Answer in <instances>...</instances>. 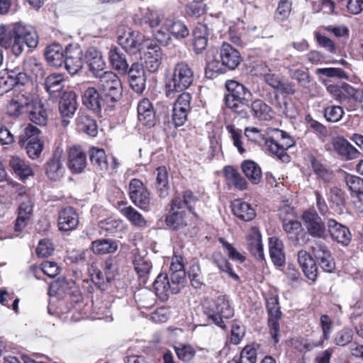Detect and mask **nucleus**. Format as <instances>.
Listing matches in <instances>:
<instances>
[{
	"label": "nucleus",
	"mask_w": 363,
	"mask_h": 363,
	"mask_svg": "<svg viewBox=\"0 0 363 363\" xmlns=\"http://www.w3.org/2000/svg\"><path fill=\"white\" fill-rule=\"evenodd\" d=\"M38 36L35 28L30 26L16 22L0 26V45L11 48L16 56L21 55L25 48H34L38 45Z\"/></svg>",
	"instance_id": "1"
},
{
	"label": "nucleus",
	"mask_w": 363,
	"mask_h": 363,
	"mask_svg": "<svg viewBox=\"0 0 363 363\" xmlns=\"http://www.w3.org/2000/svg\"><path fill=\"white\" fill-rule=\"evenodd\" d=\"M194 82L191 67L185 61L177 62L164 79V92L169 99H173L188 89Z\"/></svg>",
	"instance_id": "2"
},
{
	"label": "nucleus",
	"mask_w": 363,
	"mask_h": 363,
	"mask_svg": "<svg viewBox=\"0 0 363 363\" xmlns=\"http://www.w3.org/2000/svg\"><path fill=\"white\" fill-rule=\"evenodd\" d=\"M220 62L217 60L208 61L205 68L206 77L213 78L227 71H233L238 67L242 58L238 50L230 43L223 42L219 52Z\"/></svg>",
	"instance_id": "3"
},
{
	"label": "nucleus",
	"mask_w": 363,
	"mask_h": 363,
	"mask_svg": "<svg viewBox=\"0 0 363 363\" xmlns=\"http://www.w3.org/2000/svg\"><path fill=\"white\" fill-rule=\"evenodd\" d=\"M202 310L209 323L223 330L226 329L223 320L231 318L235 313L230 297L226 294H220L214 299L206 300L202 304Z\"/></svg>",
	"instance_id": "4"
},
{
	"label": "nucleus",
	"mask_w": 363,
	"mask_h": 363,
	"mask_svg": "<svg viewBox=\"0 0 363 363\" xmlns=\"http://www.w3.org/2000/svg\"><path fill=\"white\" fill-rule=\"evenodd\" d=\"M225 86L226 93L224 101L228 108L240 113L245 107H250L253 95L247 87L233 79L227 80Z\"/></svg>",
	"instance_id": "5"
},
{
	"label": "nucleus",
	"mask_w": 363,
	"mask_h": 363,
	"mask_svg": "<svg viewBox=\"0 0 363 363\" xmlns=\"http://www.w3.org/2000/svg\"><path fill=\"white\" fill-rule=\"evenodd\" d=\"M117 42L128 54L134 55L140 54L149 40L138 31L133 30L125 25H120L116 29Z\"/></svg>",
	"instance_id": "6"
},
{
	"label": "nucleus",
	"mask_w": 363,
	"mask_h": 363,
	"mask_svg": "<svg viewBox=\"0 0 363 363\" xmlns=\"http://www.w3.org/2000/svg\"><path fill=\"white\" fill-rule=\"evenodd\" d=\"M301 219L308 235L315 239H327L328 220L325 222L315 211H303Z\"/></svg>",
	"instance_id": "7"
},
{
	"label": "nucleus",
	"mask_w": 363,
	"mask_h": 363,
	"mask_svg": "<svg viewBox=\"0 0 363 363\" xmlns=\"http://www.w3.org/2000/svg\"><path fill=\"white\" fill-rule=\"evenodd\" d=\"M266 308L268 315V327L270 335L275 343H278L280 330L279 320L282 313L279 306L278 295L270 294L266 298Z\"/></svg>",
	"instance_id": "8"
},
{
	"label": "nucleus",
	"mask_w": 363,
	"mask_h": 363,
	"mask_svg": "<svg viewBox=\"0 0 363 363\" xmlns=\"http://www.w3.org/2000/svg\"><path fill=\"white\" fill-rule=\"evenodd\" d=\"M277 132L280 135L282 143L274 137H269L265 140V144L269 151L275 155L279 160L288 163L291 160V157L287 154L286 150L294 145V142L286 131L277 129Z\"/></svg>",
	"instance_id": "9"
},
{
	"label": "nucleus",
	"mask_w": 363,
	"mask_h": 363,
	"mask_svg": "<svg viewBox=\"0 0 363 363\" xmlns=\"http://www.w3.org/2000/svg\"><path fill=\"white\" fill-rule=\"evenodd\" d=\"M177 95V99L174 103L172 115V121L175 128L184 125L191 109V95L189 92H183Z\"/></svg>",
	"instance_id": "10"
},
{
	"label": "nucleus",
	"mask_w": 363,
	"mask_h": 363,
	"mask_svg": "<svg viewBox=\"0 0 363 363\" xmlns=\"http://www.w3.org/2000/svg\"><path fill=\"white\" fill-rule=\"evenodd\" d=\"M129 196L137 207L147 212L150 211V192L140 180L133 179L130 182Z\"/></svg>",
	"instance_id": "11"
},
{
	"label": "nucleus",
	"mask_w": 363,
	"mask_h": 363,
	"mask_svg": "<svg viewBox=\"0 0 363 363\" xmlns=\"http://www.w3.org/2000/svg\"><path fill=\"white\" fill-rule=\"evenodd\" d=\"M83 52L79 45L68 44L65 47V58L62 67L72 76L78 74L83 67Z\"/></svg>",
	"instance_id": "12"
},
{
	"label": "nucleus",
	"mask_w": 363,
	"mask_h": 363,
	"mask_svg": "<svg viewBox=\"0 0 363 363\" xmlns=\"http://www.w3.org/2000/svg\"><path fill=\"white\" fill-rule=\"evenodd\" d=\"M329 236L333 241L343 247L348 246L352 240L349 228L334 218L328 219L327 238Z\"/></svg>",
	"instance_id": "13"
},
{
	"label": "nucleus",
	"mask_w": 363,
	"mask_h": 363,
	"mask_svg": "<svg viewBox=\"0 0 363 363\" xmlns=\"http://www.w3.org/2000/svg\"><path fill=\"white\" fill-rule=\"evenodd\" d=\"M58 106L60 114L63 118L62 123L65 124L69 123V121L66 118H72L78 107L76 93L73 91L63 92L60 97Z\"/></svg>",
	"instance_id": "14"
},
{
	"label": "nucleus",
	"mask_w": 363,
	"mask_h": 363,
	"mask_svg": "<svg viewBox=\"0 0 363 363\" xmlns=\"http://www.w3.org/2000/svg\"><path fill=\"white\" fill-rule=\"evenodd\" d=\"M312 250L320 269L325 272L333 273L335 269V262L328 247L324 243H318Z\"/></svg>",
	"instance_id": "15"
},
{
	"label": "nucleus",
	"mask_w": 363,
	"mask_h": 363,
	"mask_svg": "<svg viewBox=\"0 0 363 363\" xmlns=\"http://www.w3.org/2000/svg\"><path fill=\"white\" fill-rule=\"evenodd\" d=\"M147 51L144 52V67L150 72H157L162 64V50L152 40L147 41L145 46Z\"/></svg>",
	"instance_id": "16"
},
{
	"label": "nucleus",
	"mask_w": 363,
	"mask_h": 363,
	"mask_svg": "<svg viewBox=\"0 0 363 363\" xmlns=\"http://www.w3.org/2000/svg\"><path fill=\"white\" fill-rule=\"evenodd\" d=\"M79 215L74 208L67 206L58 213L57 225L61 232H69L75 230L79 225Z\"/></svg>",
	"instance_id": "17"
},
{
	"label": "nucleus",
	"mask_w": 363,
	"mask_h": 363,
	"mask_svg": "<svg viewBox=\"0 0 363 363\" xmlns=\"http://www.w3.org/2000/svg\"><path fill=\"white\" fill-rule=\"evenodd\" d=\"M86 155L79 145H75L69 149L67 166L73 174L82 173L86 167Z\"/></svg>",
	"instance_id": "18"
},
{
	"label": "nucleus",
	"mask_w": 363,
	"mask_h": 363,
	"mask_svg": "<svg viewBox=\"0 0 363 363\" xmlns=\"http://www.w3.org/2000/svg\"><path fill=\"white\" fill-rule=\"evenodd\" d=\"M298 262L304 275L312 281H315L318 275L317 262L311 255L304 250L298 252Z\"/></svg>",
	"instance_id": "19"
},
{
	"label": "nucleus",
	"mask_w": 363,
	"mask_h": 363,
	"mask_svg": "<svg viewBox=\"0 0 363 363\" xmlns=\"http://www.w3.org/2000/svg\"><path fill=\"white\" fill-rule=\"evenodd\" d=\"M62 152V151L57 148L45 164V173L50 180L57 181L64 174L65 168L61 161Z\"/></svg>",
	"instance_id": "20"
},
{
	"label": "nucleus",
	"mask_w": 363,
	"mask_h": 363,
	"mask_svg": "<svg viewBox=\"0 0 363 363\" xmlns=\"http://www.w3.org/2000/svg\"><path fill=\"white\" fill-rule=\"evenodd\" d=\"M26 113L30 121L40 126H45L48 123V113L43 103L40 100L30 99Z\"/></svg>",
	"instance_id": "21"
},
{
	"label": "nucleus",
	"mask_w": 363,
	"mask_h": 363,
	"mask_svg": "<svg viewBox=\"0 0 363 363\" xmlns=\"http://www.w3.org/2000/svg\"><path fill=\"white\" fill-rule=\"evenodd\" d=\"M83 105L89 110L99 115L101 112L104 104L99 90L95 87H88L82 96Z\"/></svg>",
	"instance_id": "22"
},
{
	"label": "nucleus",
	"mask_w": 363,
	"mask_h": 363,
	"mask_svg": "<svg viewBox=\"0 0 363 363\" xmlns=\"http://www.w3.org/2000/svg\"><path fill=\"white\" fill-rule=\"evenodd\" d=\"M84 59L89 71L96 77H100L106 66L101 52L94 48H90L86 50Z\"/></svg>",
	"instance_id": "23"
},
{
	"label": "nucleus",
	"mask_w": 363,
	"mask_h": 363,
	"mask_svg": "<svg viewBox=\"0 0 363 363\" xmlns=\"http://www.w3.org/2000/svg\"><path fill=\"white\" fill-rule=\"evenodd\" d=\"M333 147L336 153L345 160L355 159L359 155L357 148L343 137L336 138L333 142Z\"/></svg>",
	"instance_id": "24"
},
{
	"label": "nucleus",
	"mask_w": 363,
	"mask_h": 363,
	"mask_svg": "<svg viewBox=\"0 0 363 363\" xmlns=\"http://www.w3.org/2000/svg\"><path fill=\"white\" fill-rule=\"evenodd\" d=\"M99 91L122 93V84L119 77L113 72H103L100 76Z\"/></svg>",
	"instance_id": "25"
},
{
	"label": "nucleus",
	"mask_w": 363,
	"mask_h": 363,
	"mask_svg": "<svg viewBox=\"0 0 363 363\" xmlns=\"http://www.w3.org/2000/svg\"><path fill=\"white\" fill-rule=\"evenodd\" d=\"M138 116L139 121L146 127L150 128L155 125L153 105L147 98L140 100L138 104Z\"/></svg>",
	"instance_id": "26"
},
{
	"label": "nucleus",
	"mask_w": 363,
	"mask_h": 363,
	"mask_svg": "<svg viewBox=\"0 0 363 363\" xmlns=\"http://www.w3.org/2000/svg\"><path fill=\"white\" fill-rule=\"evenodd\" d=\"M67 289L70 290V294L76 298L74 300V301L79 300L81 293L79 290L75 287V281L72 279H67L64 277L58 278L50 284L48 294L51 296L52 293L57 294L58 291L64 292Z\"/></svg>",
	"instance_id": "27"
},
{
	"label": "nucleus",
	"mask_w": 363,
	"mask_h": 363,
	"mask_svg": "<svg viewBox=\"0 0 363 363\" xmlns=\"http://www.w3.org/2000/svg\"><path fill=\"white\" fill-rule=\"evenodd\" d=\"M44 56L49 65L56 68L62 67L65 58V48L63 49L59 43H53L45 48Z\"/></svg>",
	"instance_id": "28"
},
{
	"label": "nucleus",
	"mask_w": 363,
	"mask_h": 363,
	"mask_svg": "<svg viewBox=\"0 0 363 363\" xmlns=\"http://www.w3.org/2000/svg\"><path fill=\"white\" fill-rule=\"evenodd\" d=\"M233 213L245 222L252 220L256 216L255 210L251 204L240 199H235L231 203Z\"/></svg>",
	"instance_id": "29"
},
{
	"label": "nucleus",
	"mask_w": 363,
	"mask_h": 363,
	"mask_svg": "<svg viewBox=\"0 0 363 363\" xmlns=\"http://www.w3.org/2000/svg\"><path fill=\"white\" fill-rule=\"evenodd\" d=\"M164 28L177 40H182L189 35L188 26L181 20L177 18H167L164 20Z\"/></svg>",
	"instance_id": "30"
},
{
	"label": "nucleus",
	"mask_w": 363,
	"mask_h": 363,
	"mask_svg": "<svg viewBox=\"0 0 363 363\" xmlns=\"http://www.w3.org/2000/svg\"><path fill=\"white\" fill-rule=\"evenodd\" d=\"M33 203L30 200L21 202L18 207V216L16 220L14 230L21 232L27 225L33 214Z\"/></svg>",
	"instance_id": "31"
},
{
	"label": "nucleus",
	"mask_w": 363,
	"mask_h": 363,
	"mask_svg": "<svg viewBox=\"0 0 363 363\" xmlns=\"http://www.w3.org/2000/svg\"><path fill=\"white\" fill-rule=\"evenodd\" d=\"M29 97L25 95H18L11 99L6 106V113L9 116L16 117L26 113Z\"/></svg>",
	"instance_id": "32"
},
{
	"label": "nucleus",
	"mask_w": 363,
	"mask_h": 363,
	"mask_svg": "<svg viewBox=\"0 0 363 363\" xmlns=\"http://www.w3.org/2000/svg\"><path fill=\"white\" fill-rule=\"evenodd\" d=\"M241 169L252 184H258L262 180V173L261 167L257 163L251 160H244L241 164Z\"/></svg>",
	"instance_id": "33"
},
{
	"label": "nucleus",
	"mask_w": 363,
	"mask_h": 363,
	"mask_svg": "<svg viewBox=\"0 0 363 363\" xmlns=\"http://www.w3.org/2000/svg\"><path fill=\"white\" fill-rule=\"evenodd\" d=\"M109 60L112 67L120 74H126L129 65L125 55L115 47L109 51Z\"/></svg>",
	"instance_id": "34"
},
{
	"label": "nucleus",
	"mask_w": 363,
	"mask_h": 363,
	"mask_svg": "<svg viewBox=\"0 0 363 363\" xmlns=\"http://www.w3.org/2000/svg\"><path fill=\"white\" fill-rule=\"evenodd\" d=\"M91 249L94 254L104 255L115 252L118 250V243L110 238H101L91 242Z\"/></svg>",
	"instance_id": "35"
},
{
	"label": "nucleus",
	"mask_w": 363,
	"mask_h": 363,
	"mask_svg": "<svg viewBox=\"0 0 363 363\" xmlns=\"http://www.w3.org/2000/svg\"><path fill=\"white\" fill-rule=\"evenodd\" d=\"M19 143L26 149L28 156L32 160L39 158L44 148V141L41 139L21 138Z\"/></svg>",
	"instance_id": "36"
},
{
	"label": "nucleus",
	"mask_w": 363,
	"mask_h": 363,
	"mask_svg": "<svg viewBox=\"0 0 363 363\" xmlns=\"http://www.w3.org/2000/svg\"><path fill=\"white\" fill-rule=\"evenodd\" d=\"M250 108L253 116L259 121H269L273 117L272 108L262 99L252 100Z\"/></svg>",
	"instance_id": "37"
},
{
	"label": "nucleus",
	"mask_w": 363,
	"mask_h": 363,
	"mask_svg": "<svg viewBox=\"0 0 363 363\" xmlns=\"http://www.w3.org/2000/svg\"><path fill=\"white\" fill-rule=\"evenodd\" d=\"M9 165L13 172L22 180L33 174L30 167L18 156H13L10 158Z\"/></svg>",
	"instance_id": "38"
},
{
	"label": "nucleus",
	"mask_w": 363,
	"mask_h": 363,
	"mask_svg": "<svg viewBox=\"0 0 363 363\" xmlns=\"http://www.w3.org/2000/svg\"><path fill=\"white\" fill-rule=\"evenodd\" d=\"M133 264L134 265V269L139 277L140 281L143 284H145L147 276L152 267L151 262L140 255H138L135 257Z\"/></svg>",
	"instance_id": "39"
},
{
	"label": "nucleus",
	"mask_w": 363,
	"mask_h": 363,
	"mask_svg": "<svg viewBox=\"0 0 363 363\" xmlns=\"http://www.w3.org/2000/svg\"><path fill=\"white\" fill-rule=\"evenodd\" d=\"M223 174L227 180L230 181L238 190L243 191L247 189L246 179L232 166H225Z\"/></svg>",
	"instance_id": "40"
},
{
	"label": "nucleus",
	"mask_w": 363,
	"mask_h": 363,
	"mask_svg": "<svg viewBox=\"0 0 363 363\" xmlns=\"http://www.w3.org/2000/svg\"><path fill=\"white\" fill-rule=\"evenodd\" d=\"M156 188L160 197L164 198L168 194L169 179L168 172L164 166H160L156 169Z\"/></svg>",
	"instance_id": "41"
},
{
	"label": "nucleus",
	"mask_w": 363,
	"mask_h": 363,
	"mask_svg": "<svg viewBox=\"0 0 363 363\" xmlns=\"http://www.w3.org/2000/svg\"><path fill=\"white\" fill-rule=\"evenodd\" d=\"M212 260L220 271L228 274V275L235 281L240 279V277L233 271L232 264L221 253H213Z\"/></svg>",
	"instance_id": "42"
},
{
	"label": "nucleus",
	"mask_w": 363,
	"mask_h": 363,
	"mask_svg": "<svg viewBox=\"0 0 363 363\" xmlns=\"http://www.w3.org/2000/svg\"><path fill=\"white\" fill-rule=\"evenodd\" d=\"M78 129L91 137L98 134V125L95 119L88 115L82 116L78 118Z\"/></svg>",
	"instance_id": "43"
},
{
	"label": "nucleus",
	"mask_w": 363,
	"mask_h": 363,
	"mask_svg": "<svg viewBox=\"0 0 363 363\" xmlns=\"http://www.w3.org/2000/svg\"><path fill=\"white\" fill-rule=\"evenodd\" d=\"M310 162L313 172L316 175L317 178L323 181L325 183L330 182L332 172L327 166L314 157L310 158Z\"/></svg>",
	"instance_id": "44"
},
{
	"label": "nucleus",
	"mask_w": 363,
	"mask_h": 363,
	"mask_svg": "<svg viewBox=\"0 0 363 363\" xmlns=\"http://www.w3.org/2000/svg\"><path fill=\"white\" fill-rule=\"evenodd\" d=\"M171 285L169 276L165 273H160L152 284L156 294L164 296H168L169 293L172 294Z\"/></svg>",
	"instance_id": "45"
},
{
	"label": "nucleus",
	"mask_w": 363,
	"mask_h": 363,
	"mask_svg": "<svg viewBox=\"0 0 363 363\" xmlns=\"http://www.w3.org/2000/svg\"><path fill=\"white\" fill-rule=\"evenodd\" d=\"M121 213L132 225L139 228L146 226L147 222L145 218L133 207L130 206L125 207L121 210Z\"/></svg>",
	"instance_id": "46"
},
{
	"label": "nucleus",
	"mask_w": 363,
	"mask_h": 363,
	"mask_svg": "<svg viewBox=\"0 0 363 363\" xmlns=\"http://www.w3.org/2000/svg\"><path fill=\"white\" fill-rule=\"evenodd\" d=\"M89 157L91 163L101 169L107 167V157L103 148L91 147L89 150Z\"/></svg>",
	"instance_id": "47"
},
{
	"label": "nucleus",
	"mask_w": 363,
	"mask_h": 363,
	"mask_svg": "<svg viewBox=\"0 0 363 363\" xmlns=\"http://www.w3.org/2000/svg\"><path fill=\"white\" fill-rule=\"evenodd\" d=\"M186 215L185 211H174L169 209V213L165 218L167 226L172 230H177L184 225V218Z\"/></svg>",
	"instance_id": "48"
},
{
	"label": "nucleus",
	"mask_w": 363,
	"mask_h": 363,
	"mask_svg": "<svg viewBox=\"0 0 363 363\" xmlns=\"http://www.w3.org/2000/svg\"><path fill=\"white\" fill-rule=\"evenodd\" d=\"M63 77L59 74H52L46 77L45 89L50 94L53 95L60 92L63 88Z\"/></svg>",
	"instance_id": "49"
},
{
	"label": "nucleus",
	"mask_w": 363,
	"mask_h": 363,
	"mask_svg": "<svg viewBox=\"0 0 363 363\" xmlns=\"http://www.w3.org/2000/svg\"><path fill=\"white\" fill-rule=\"evenodd\" d=\"M320 325L323 334L320 339L315 342L316 347H322L324 342L330 338L333 328V321L330 316L327 314L321 315L320 318Z\"/></svg>",
	"instance_id": "50"
},
{
	"label": "nucleus",
	"mask_w": 363,
	"mask_h": 363,
	"mask_svg": "<svg viewBox=\"0 0 363 363\" xmlns=\"http://www.w3.org/2000/svg\"><path fill=\"white\" fill-rule=\"evenodd\" d=\"M325 120L330 123H337L343 117L345 111L342 106L337 105H329L323 110Z\"/></svg>",
	"instance_id": "51"
},
{
	"label": "nucleus",
	"mask_w": 363,
	"mask_h": 363,
	"mask_svg": "<svg viewBox=\"0 0 363 363\" xmlns=\"http://www.w3.org/2000/svg\"><path fill=\"white\" fill-rule=\"evenodd\" d=\"M283 230L287 234L289 239H298L301 230V223L297 220H284L282 221Z\"/></svg>",
	"instance_id": "52"
},
{
	"label": "nucleus",
	"mask_w": 363,
	"mask_h": 363,
	"mask_svg": "<svg viewBox=\"0 0 363 363\" xmlns=\"http://www.w3.org/2000/svg\"><path fill=\"white\" fill-rule=\"evenodd\" d=\"M275 106L288 118H295L297 116L298 113L294 104L286 96H283L282 100L279 99V104H276Z\"/></svg>",
	"instance_id": "53"
},
{
	"label": "nucleus",
	"mask_w": 363,
	"mask_h": 363,
	"mask_svg": "<svg viewBox=\"0 0 363 363\" xmlns=\"http://www.w3.org/2000/svg\"><path fill=\"white\" fill-rule=\"evenodd\" d=\"M179 359L184 362H189L195 356L196 351L190 345L179 344L174 347Z\"/></svg>",
	"instance_id": "54"
},
{
	"label": "nucleus",
	"mask_w": 363,
	"mask_h": 363,
	"mask_svg": "<svg viewBox=\"0 0 363 363\" xmlns=\"http://www.w3.org/2000/svg\"><path fill=\"white\" fill-rule=\"evenodd\" d=\"M7 73L10 77V82H11L13 89L23 86L29 82V77L27 74L19 71L18 69L9 70Z\"/></svg>",
	"instance_id": "55"
},
{
	"label": "nucleus",
	"mask_w": 363,
	"mask_h": 363,
	"mask_svg": "<svg viewBox=\"0 0 363 363\" xmlns=\"http://www.w3.org/2000/svg\"><path fill=\"white\" fill-rule=\"evenodd\" d=\"M184 203H186V207L188 211L199 220H201V216L195 211V203L199 201L197 196H196L192 191L189 189L184 190L182 192V197Z\"/></svg>",
	"instance_id": "56"
},
{
	"label": "nucleus",
	"mask_w": 363,
	"mask_h": 363,
	"mask_svg": "<svg viewBox=\"0 0 363 363\" xmlns=\"http://www.w3.org/2000/svg\"><path fill=\"white\" fill-rule=\"evenodd\" d=\"M104 108L106 111H112L116 104L121 99L122 93H113L100 91Z\"/></svg>",
	"instance_id": "57"
},
{
	"label": "nucleus",
	"mask_w": 363,
	"mask_h": 363,
	"mask_svg": "<svg viewBox=\"0 0 363 363\" xmlns=\"http://www.w3.org/2000/svg\"><path fill=\"white\" fill-rule=\"evenodd\" d=\"M316 74L330 78L349 79V75L342 68L339 67H322L316 69Z\"/></svg>",
	"instance_id": "58"
},
{
	"label": "nucleus",
	"mask_w": 363,
	"mask_h": 363,
	"mask_svg": "<svg viewBox=\"0 0 363 363\" xmlns=\"http://www.w3.org/2000/svg\"><path fill=\"white\" fill-rule=\"evenodd\" d=\"M345 182L349 189L356 195L363 196V179L357 176L347 174Z\"/></svg>",
	"instance_id": "59"
},
{
	"label": "nucleus",
	"mask_w": 363,
	"mask_h": 363,
	"mask_svg": "<svg viewBox=\"0 0 363 363\" xmlns=\"http://www.w3.org/2000/svg\"><path fill=\"white\" fill-rule=\"evenodd\" d=\"M169 279L171 283L172 294H177L181 291L186 279V272H171Z\"/></svg>",
	"instance_id": "60"
},
{
	"label": "nucleus",
	"mask_w": 363,
	"mask_h": 363,
	"mask_svg": "<svg viewBox=\"0 0 363 363\" xmlns=\"http://www.w3.org/2000/svg\"><path fill=\"white\" fill-rule=\"evenodd\" d=\"M206 5L199 3L195 0L185 5L184 11L186 15L193 18H199L205 13Z\"/></svg>",
	"instance_id": "61"
},
{
	"label": "nucleus",
	"mask_w": 363,
	"mask_h": 363,
	"mask_svg": "<svg viewBox=\"0 0 363 363\" xmlns=\"http://www.w3.org/2000/svg\"><path fill=\"white\" fill-rule=\"evenodd\" d=\"M218 240L230 259L233 261H239L240 263L245 261V257L238 252V250L230 242L225 240V238H220Z\"/></svg>",
	"instance_id": "62"
},
{
	"label": "nucleus",
	"mask_w": 363,
	"mask_h": 363,
	"mask_svg": "<svg viewBox=\"0 0 363 363\" xmlns=\"http://www.w3.org/2000/svg\"><path fill=\"white\" fill-rule=\"evenodd\" d=\"M245 335V328L240 324V322L233 320L230 330V341L232 344L237 345L240 343Z\"/></svg>",
	"instance_id": "63"
},
{
	"label": "nucleus",
	"mask_w": 363,
	"mask_h": 363,
	"mask_svg": "<svg viewBox=\"0 0 363 363\" xmlns=\"http://www.w3.org/2000/svg\"><path fill=\"white\" fill-rule=\"evenodd\" d=\"M314 36L318 45L324 48L326 51L331 54H335L337 48L335 43L328 37L322 35L319 31L314 32Z\"/></svg>",
	"instance_id": "64"
}]
</instances>
